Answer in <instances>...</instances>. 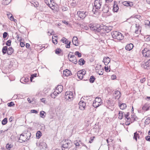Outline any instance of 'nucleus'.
<instances>
[{
  "mask_svg": "<svg viewBox=\"0 0 150 150\" xmlns=\"http://www.w3.org/2000/svg\"><path fill=\"white\" fill-rule=\"evenodd\" d=\"M111 34L113 38L118 40H121L124 38L122 34L120 32L117 31L112 32Z\"/></svg>",
  "mask_w": 150,
  "mask_h": 150,
  "instance_id": "f257e3e1",
  "label": "nucleus"
},
{
  "mask_svg": "<svg viewBox=\"0 0 150 150\" xmlns=\"http://www.w3.org/2000/svg\"><path fill=\"white\" fill-rule=\"evenodd\" d=\"M62 147L66 149H70L72 146V142L69 140H65L62 142Z\"/></svg>",
  "mask_w": 150,
  "mask_h": 150,
  "instance_id": "f03ea898",
  "label": "nucleus"
},
{
  "mask_svg": "<svg viewBox=\"0 0 150 150\" xmlns=\"http://www.w3.org/2000/svg\"><path fill=\"white\" fill-rule=\"evenodd\" d=\"M64 98L66 99V100H68V101L71 100L73 98V95L72 92L70 91L66 92Z\"/></svg>",
  "mask_w": 150,
  "mask_h": 150,
  "instance_id": "7ed1b4c3",
  "label": "nucleus"
},
{
  "mask_svg": "<svg viewBox=\"0 0 150 150\" xmlns=\"http://www.w3.org/2000/svg\"><path fill=\"white\" fill-rule=\"evenodd\" d=\"M142 53L143 56L146 58L150 57V50L147 48H145L142 51Z\"/></svg>",
  "mask_w": 150,
  "mask_h": 150,
  "instance_id": "20e7f679",
  "label": "nucleus"
},
{
  "mask_svg": "<svg viewBox=\"0 0 150 150\" xmlns=\"http://www.w3.org/2000/svg\"><path fill=\"white\" fill-rule=\"evenodd\" d=\"M88 14V13L86 11H78L77 12V14L80 19H83Z\"/></svg>",
  "mask_w": 150,
  "mask_h": 150,
  "instance_id": "39448f33",
  "label": "nucleus"
},
{
  "mask_svg": "<svg viewBox=\"0 0 150 150\" xmlns=\"http://www.w3.org/2000/svg\"><path fill=\"white\" fill-rule=\"evenodd\" d=\"M102 0H96L94 2V7L97 9H99L101 7L102 2Z\"/></svg>",
  "mask_w": 150,
  "mask_h": 150,
  "instance_id": "423d86ee",
  "label": "nucleus"
},
{
  "mask_svg": "<svg viewBox=\"0 0 150 150\" xmlns=\"http://www.w3.org/2000/svg\"><path fill=\"white\" fill-rule=\"evenodd\" d=\"M142 67L144 69H150V59L146 62L144 63Z\"/></svg>",
  "mask_w": 150,
  "mask_h": 150,
  "instance_id": "0eeeda50",
  "label": "nucleus"
},
{
  "mask_svg": "<svg viewBox=\"0 0 150 150\" xmlns=\"http://www.w3.org/2000/svg\"><path fill=\"white\" fill-rule=\"evenodd\" d=\"M79 108L81 110H83L85 109L86 106L85 103L82 100V98H81V100L79 103Z\"/></svg>",
  "mask_w": 150,
  "mask_h": 150,
  "instance_id": "6e6552de",
  "label": "nucleus"
},
{
  "mask_svg": "<svg viewBox=\"0 0 150 150\" xmlns=\"http://www.w3.org/2000/svg\"><path fill=\"white\" fill-rule=\"evenodd\" d=\"M69 59L70 61L71 62L75 64H76L77 63V61L76 58L74 55H71L69 58Z\"/></svg>",
  "mask_w": 150,
  "mask_h": 150,
  "instance_id": "1a4fd4ad",
  "label": "nucleus"
},
{
  "mask_svg": "<svg viewBox=\"0 0 150 150\" xmlns=\"http://www.w3.org/2000/svg\"><path fill=\"white\" fill-rule=\"evenodd\" d=\"M86 71H79L77 74V76L80 79H82L83 78V76L86 74Z\"/></svg>",
  "mask_w": 150,
  "mask_h": 150,
  "instance_id": "9d476101",
  "label": "nucleus"
},
{
  "mask_svg": "<svg viewBox=\"0 0 150 150\" xmlns=\"http://www.w3.org/2000/svg\"><path fill=\"white\" fill-rule=\"evenodd\" d=\"M119 9L118 6L117 4V2L116 1L114 2V4L113 6V10L114 12L117 13Z\"/></svg>",
  "mask_w": 150,
  "mask_h": 150,
  "instance_id": "9b49d317",
  "label": "nucleus"
},
{
  "mask_svg": "<svg viewBox=\"0 0 150 150\" xmlns=\"http://www.w3.org/2000/svg\"><path fill=\"white\" fill-rule=\"evenodd\" d=\"M121 96V93L119 91H115L114 93V96L115 99H118L120 98Z\"/></svg>",
  "mask_w": 150,
  "mask_h": 150,
  "instance_id": "f8f14e48",
  "label": "nucleus"
},
{
  "mask_svg": "<svg viewBox=\"0 0 150 150\" xmlns=\"http://www.w3.org/2000/svg\"><path fill=\"white\" fill-rule=\"evenodd\" d=\"M123 5L126 6L132 7L133 6V4L132 2L129 1H125L122 2Z\"/></svg>",
  "mask_w": 150,
  "mask_h": 150,
  "instance_id": "ddd939ff",
  "label": "nucleus"
},
{
  "mask_svg": "<svg viewBox=\"0 0 150 150\" xmlns=\"http://www.w3.org/2000/svg\"><path fill=\"white\" fill-rule=\"evenodd\" d=\"M101 66L100 65L98 67H96V70L97 72H98V74L99 75H102L103 73L104 70L103 68H101L100 69L98 70V71L97 70L99 68V67H101Z\"/></svg>",
  "mask_w": 150,
  "mask_h": 150,
  "instance_id": "4468645a",
  "label": "nucleus"
},
{
  "mask_svg": "<svg viewBox=\"0 0 150 150\" xmlns=\"http://www.w3.org/2000/svg\"><path fill=\"white\" fill-rule=\"evenodd\" d=\"M63 75L66 76H68L71 75V71L68 69H66L63 71Z\"/></svg>",
  "mask_w": 150,
  "mask_h": 150,
  "instance_id": "2eb2a0df",
  "label": "nucleus"
},
{
  "mask_svg": "<svg viewBox=\"0 0 150 150\" xmlns=\"http://www.w3.org/2000/svg\"><path fill=\"white\" fill-rule=\"evenodd\" d=\"M26 137L27 135L25 134H22L20 136V137L19 139V142L21 143H22L24 142H25V141L26 140V139H21V138H23V137Z\"/></svg>",
  "mask_w": 150,
  "mask_h": 150,
  "instance_id": "dca6fc26",
  "label": "nucleus"
},
{
  "mask_svg": "<svg viewBox=\"0 0 150 150\" xmlns=\"http://www.w3.org/2000/svg\"><path fill=\"white\" fill-rule=\"evenodd\" d=\"M134 45L132 43L127 44L125 47V49L127 50L130 51L133 47Z\"/></svg>",
  "mask_w": 150,
  "mask_h": 150,
  "instance_id": "f3484780",
  "label": "nucleus"
},
{
  "mask_svg": "<svg viewBox=\"0 0 150 150\" xmlns=\"http://www.w3.org/2000/svg\"><path fill=\"white\" fill-rule=\"evenodd\" d=\"M109 10V7L107 5L105 4V6L103 7L102 10L103 12L104 13H108Z\"/></svg>",
  "mask_w": 150,
  "mask_h": 150,
  "instance_id": "a211bd4d",
  "label": "nucleus"
},
{
  "mask_svg": "<svg viewBox=\"0 0 150 150\" xmlns=\"http://www.w3.org/2000/svg\"><path fill=\"white\" fill-rule=\"evenodd\" d=\"M63 86L61 85H58L56 88V90L58 91H57V94H58L59 93H61L63 90Z\"/></svg>",
  "mask_w": 150,
  "mask_h": 150,
  "instance_id": "6ab92c4d",
  "label": "nucleus"
},
{
  "mask_svg": "<svg viewBox=\"0 0 150 150\" xmlns=\"http://www.w3.org/2000/svg\"><path fill=\"white\" fill-rule=\"evenodd\" d=\"M72 42L74 45L75 46H77L78 45V38L74 36L73 37Z\"/></svg>",
  "mask_w": 150,
  "mask_h": 150,
  "instance_id": "aec40b11",
  "label": "nucleus"
},
{
  "mask_svg": "<svg viewBox=\"0 0 150 150\" xmlns=\"http://www.w3.org/2000/svg\"><path fill=\"white\" fill-rule=\"evenodd\" d=\"M103 61L105 64L106 65H108L110 61V59L108 57H104Z\"/></svg>",
  "mask_w": 150,
  "mask_h": 150,
  "instance_id": "412c9836",
  "label": "nucleus"
},
{
  "mask_svg": "<svg viewBox=\"0 0 150 150\" xmlns=\"http://www.w3.org/2000/svg\"><path fill=\"white\" fill-rule=\"evenodd\" d=\"M13 52V49L12 47L9 48L7 52V53L8 55H10Z\"/></svg>",
  "mask_w": 150,
  "mask_h": 150,
  "instance_id": "4be33fe9",
  "label": "nucleus"
},
{
  "mask_svg": "<svg viewBox=\"0 0 150 150\" xmlns=\"http://www.w3.org/2000/svg\"><path fill=\"white\" fill-rule=\"evenodd\" d=\"M11 1V0H3L2 1V4L4 5L8 4Z\"/></svg>",
  "mask_w": 150,
  "mask_h": 150,
  "instance_id": "5701e85b",
  "label": "nucleus"
},
{
  "mask_svg": "<svg viewBox=\"0 0 150 150\" xmlns=\"http://www.w3.org/2000/svg\"><path fill=\"white\" fill-rule=\"evenodd\" d=\"M149 107L148 104H145L142 107V110L144 111H147L149 110Z\"/></svg>",
  "mask_w": 150,
  "mask_h": 150,
  "instance_id": "b1692460",
  "label": "nucleus"
},
{
  "mask_svg": "<svg viewBox=\"0 0 150 150\" xmlns=\"http://www.w3.org/2000/svg\"><path fill=\"white\" fill-rule=\"evenodd\" d=\"M118 118L120 119H122L123 118V112L122 111H119L118 113Z\"/></svg>",
  "mask_w": 150,
  "mask_h": 150,
  "instance_id": "393cba45",
  "label": "nucleus"
},
{
  "mask_svg": "<svg viewBox=\"0 0 150 150\" xmlns=\"http://www.w3.org/2000/svg\"><path fill=\"white\" fill-rule=\"evenodd\" d=\"M85 61L83 59L81 58L79 61V64L81 65H83L84 64Z\"/></svg>",
  "mask_w": 150,
  "mask_h": 150,
  "instance_id": "a878e982",
  "label": "nucleus"
},
{
  "mask_svg": "<svg viewBox=\"0 0 150 150\" xmlns=\"http://www.w3.org/2000/svg\"><path fill=\"white\" fill-rule=\"evenodd\" d=\"M7 49L8 47L7 46L3 47L2 50V52L4 54H5L7 52Z\"/></svg>",
  "mask_w": 150,
  "mask_h": 150,
  "instance_id": "bb28decb",
  "label": "nucleus"
},
{
  "mask_svg": "<svg viewBox=\"0 0 150 150\" xmlns=\"http://www.w3.org/2000/svg\"><path fill=\"white\" fill-rule=\"evenodd\" d=\"M138 137L139 138V134L138 133H137V132L134 133V136L133 137V139H135L136 141H137V138Z\"/></svg>",
  "mask_w": 150,
  "mask_h": 150,
  "instance_id": "cd10ccee",
  "label": "nucleus"
},
{
  "mask_svg": "<svg viewBox=\"0 0 150 150\" xmlns=\"http://www.w3.org/2000/svg\"><path fill=\"white\" fill-rule=\"evenodd\" d=\"M120 108L122 110H123L125 108L127 107L125 103H122L120 105H119Z\"/></svg>",
  "mask_w": 150,
  "mask_h": 150,
  "instance_id": "c85d7f7f",
  "label": "nucleus"
},
{
  "mask_svg": "<svg viewBox=\"0 0 150 150\" xmlns=\"http://www.w3.org/2000/svg\"><path fill=\"white\" fill-rule=\"evenodd\" d=\"M45 114V112L43 111H41L40 112V116L43 118H44L45 117V115L44 114Z\"/></svg>",
  "mask_w": 150,
  "mask_h": 150,
  "instance_id": "c756f323",
  "label": "nucleus"
},
{
  "mask_svg": "<svg viewBox=\"0 0 150 150\" xmlns=\"http://www.w3.org/2000/svg\"><path fill=\"white\" fill-rule=\"evenodd\" d=\"M11 15V16L10 17V19L11 20V21H16V20L14 18V17H13V16L10 13H9V14H7V16H8V17H9V15Z\"/></svg>",
  "mask_w": 150,
  "mask_h": 150,
  "instance_id": "7c9ffc66",
  "label": "nucleus"
},
{
  "mask_svg": "<svg viewBox=\"0 0 150 150\" xmlns=\"http://www.w3.org/2000/svg\"><path fill=\"white\" fill-rule=\"evenodd\" d=\"M22 80H24V82L26 83L27 82H28V81L29 80V79L28 78L23 77L22 78V79H20V81L21 82L23 83L24 84H25V83H24L22 81Z\"/></svg>",
  "mask_w": 150,
  "mask_h": 150,
  "instance_id": "2f4dec72",
  "label": "nucleus"
},
{
  "mask_svg": "<svg viewBox=\"0 0 150 150\" xmlns=\"http://www.w3.org/2000/svg\"><path fill=\"white\" fill-rule=\"evenodd\" d=\"M57 38V36H53L52 38V42L54 44H57V40L56 38Z\"/></svg>",
  "mask_w": 150,
  "mask_h": 150,
  "instance_id": "473e14b6",
  "label": "nucleus"
},
{
  "mask_svg": "<svg viewBox=\"0 0 150 150\" xmlns=\"http://www.w3.org/2000/svg\"><path fill=\"white\" fill-rule=\"evenodd\" d=\"M101 104L99 103L98 102H93V106L95 108H97Z\"/></svg>",
  "mask_w": 150,
  "mask_h": 150,
  "instance_id": "72a5a7b5",
  "label": "nucleus"
},
{
  "mask_svg": "<svg viewBox=\"0 0 150 150\" xmlns=\"http://www.w3.org/2000/svg\"><path fill=\"white\" fill-rule=\"evenodd\" d=\"M63 23L65 24L66 25H67L68 27H70L71 26V25L69 23V22L65 20H63L62 21Z\"/></svg>",
  "mask_w": 150,
  "mask_h": 150,
  "instance_id": "f704fd0d",
  "label": "nucleus"
},
{
  "mask_svg": "<svg viewBox=\"0 0 150 150\" xmlns=\"http://www.w3.org/2000/svg\"><path fill=\"white\" fill-rule=\"evenodd\" d=\"M42 135V133L40 131H38L36 134V137L37 138L39 139Z\"/></svg>",
  "mask_w": 150,
  "mask_h": 150,
  "instance_id": "c9c22d12",
  "label": "nucleus"
},
{
  "mask_svg": "<svg viewBox=\"0 0 150 150\" xmlns=\"http://www.w3.org/2000/svg\"><path fill=\"white\" fill-rule=\"evenodd\" d=\"M37 146H38L40 149H41L43 148V145H45L44 143L40 142L39 143L38 145V144H37Z\"/></svg>",
  "mask_w": 150,
  "mask_h": 150,
  "instance_id": "e433bc0d",
  "label": "nucleus"
},
{
  "mask_svg": "<svg viewBox=\"0 0 150 150\" xmlns=\"http://www.w3.org/2000/svg\"><path fill=\"white\" fill-rule=\"evenodd\" d=\"M95 80V78L94 77L92 76L90 77V78L89 79V81L91 83H93L94 82Z\"/></svg>",
  "mask_w": 150,
  "mask_h": 150,
  "instance_id": "4c0bfd02",
  "label": "nucleus"
},
{
  "mask_svg": "<svg viewBox=\"0 0 150 150\" xmlns=\"http://www.w3.org/2000/svg\"><path fill=\"white\" fill-rule=\"evenodd\" d=\"M13 146L11 144H7L6 145V148L7 149L9 150L11 149L13 147Z\"/></svg>",
  "mask_w": 150,
  "mask_h": 150,
  "instance_id": "58836bf2",
  "label": "nucleus"
},
{
  "mask_svg": "<svg viewBox=\"0 0 150 150\" xmlns=\"http://www.w3.org/2000/svg\"><path fill=\"white\" fill-rule=\"evenodd\" d=\"M145 25L148 26L149 27H150V21L148 20H146L145 21Z\"/></svg>",
  "mask_w": 150,
  "mask_h": 150,
  "instance_id": "ea45409f",
  "label": "nucleus"
},
{
  "mask_svg": "<svg viewBox=\"0 0 150 150\" xmlns=\"http://www.w3.org/2000/svg\"><path fill=\"white\" fill-rule=\"evenodd\" d=\"M7 122V118H4L2 121V124L3 125H6Z\"/></svg>",
  "mask_w": 150,
  "mask_h": 150,
  "instance_id": "a19ab883",
  "label": "nucleus"
},
{
  "mask_svg": "<svg viewBox=\"0 0 150 150\" xmlns=\"http://www.w3.org/2000/svg\"><path fill=\"white\" fill-rule=\"evenodd\" d=\"M47 34L48 35H53L54 34V32L52 30H49L47 32Z\"/></svg>",
  "mask_w": 150,
  "mask_h": 150,
  "instance_id": "79ce46f5",
  "label": "nucleus"
},
{
  "mask_svg": "<svg viewBox=\"0 0 150 150\" xmlns=\"http://www.w3.org/2000/svg\"><path fill=\"white\" fill-rule=\"evenodd\" d=\"M101 99L100 98L96 97V98L95 101L96 102H98L99 103L101 104Z\"/></svg>",
  "mask_w": 150,
  "mask_h": 150,
  "instance_id": "37998d69",
  "label": "nucleus"
},
{
  "mask_svg": "<svg viewBox=\"0 0 150 150\" xmlns=\"http://www.w3.org/2000/svg\"><path fill=\"white\" fill-rule=\"evenodd\" d=\"M150 122V117H148L145 121V123L146 125H148Z\"/></svg>",
  "mask_w": 150,
  "mask_h": 150,
  "instance_id": "c03bdc74",
  "label": "nucleus"
},
{
  "mask_svg": "<svg viewBox=\"0 0 150 150\" xmlns=\"http://www.w3.org/2000/svg\"><path fill=\"white\" fill-rule=\"evenodd\" d=\"M57 92H54L51 94V96L52 98H55L57 96Z\"/></svg>",
  "mask_w": 150,
  "mask_h": 150,
  "instance_id": "a18cd8bd",
  "label": "nucleus"
},
{
  "mask_svg": "<svg viewBox=\"0 0 150 150\" xmlns=\"http://www.w3.org/2000/svg\"><path fill=\"white\" fill-rule=\"evenodd\" d=\"M129 115V112H127L126 114L125 115V117L127 119V120L128 121L129 119L130 120V118L129 117H128V116Z\"/></svg>",
  "mask_w": 150,
  "mask_h": 150,
  "instance_id": "49530a36",
  "label": "nucleus"
},
{
  "mask_svg": "<svg viewBox=\"0 0 150 150\" xmlns=\"http://www.w3.org/2000/svg\"><path fill=\"white\" fill-rule=\"evenodd\" d=\"M96 9H94V8H93L92 11L93 12L94 14H96V15L98 14L99 13V12H98V10L97 11Z\"/></svg>",
  "mask_w": 150,
  "mask_h": 150,
  "instance_id": "de8ad7c7",
  "label": "nucleus"
},
{
  "mask_svg": "<svg viewBox=\"0 0 150 150\" xmlns=\"http://www.w3.org/2000/svg\"><path fill=\"white\" fill-rule=\"evenodd\" d=\"M94 28H100V25L99 24H97L94 23Z\"/></svg>",
  "mask_w": 150,
  "mask_h": 150,
  "instance_id": "09e8293b",
  "label": "nucleus"
},
{
  "mask_svg": "<svg viewBox=\"0 0 150 150\" xmlns=\"http://www.w3.org/2000/svg\"><path fill=\"white\" fill-rule=\"evenodd\" d=\"M77 3L76 2V1H75L74 2H72L70 4L71 6L73 7H74L76 6L77 5Z\"/></svg>",
  "mask_w": 150,
  "mask_h": 150,
  "instance_id": "8fccbe9b",
  "label": "nucleus"
},
{
  "mask_svg": "<svg viewBox=\"0 0 150 150\" xmlns=\"http://www.w3.org/2000/svg\"><path fill=\"white\" fill-rule=\"evenodd\" d=\"M8 106L12 107V106H14L15 105V104L13 102H11L10 103H8Z\"/></svg>",
  "mask_w": 150,
  "mask_h": 150,
  "instance_id": "3c124183",
  "label": "nucleus"
},
{
  "mask_svg": "<svg viewBox=\"0 0 150 150\" xmlns=\"http://www.w3.org/2000/svg\"><path fill=\"white\" fill-rule=\"evenodd\" d=\"M75 54L76 55H78V57H81V53H79L78 51H76L75 52Z\"/></svg>",
  "mask_w": 150,
  "mask_h": 150,
  "instance_id": "603ef678",
  "label": "nucleus"
},
{
  "mask_svg": "<svg viewBox=\"0 0 150 150\" xmlns=\"http://www.w3.org/2000/svg\"><path fill=\"white\" fill-rule=\"evenodd\" d=\"M66 38H62V42L63 43H65V44H67V43H68V40H66Z\"/></svg>",
  "mask_w": 150,
  "mask_h": 150,
  "instance_id": "864d4df0",
  "label": "nucleus"
},
{
  "mask_svg": "<svg viewBox=\"0 0 150 150\" xmlns=\"http://www.w3.org/2000/svg\"><path fill=\"white\" fill-rule=\"evenodd\" d=\"M102 29H93V30L95 33L99 32Z\"/></svg>",
  "mask_w": 150,
  "mask_h": 150,
  "instance_id": "5fc2aeb1",
  "label": "nucleus"
},
{
  "mask_svg": "<svg viewBox=\"0 0 150 150\" xmlns=\"http://www.w3.org/2000/svg\"><path fill=\"white\" fill-rule=\"evenodd\" d=\"M11 40H8L6 43V45L8 46H10L11 45Z\"/></svg>",
  "mask_w": 150,
  "mask_h": 150,
  "instance_id": "6e6d98bb",
  "label": "nucleus"
},
{
  "mask_svg": "<svg viewBox=\"0 0 150 150\" xmlns=\"http://www.w3.org/2000/svg\"><path fill=\"white\" fill-rule=\"evenodd\" d=\"M61 50L59 49H57L55 50V53L57 54H59L60 53Z\"/></svg>",
  "mask_w": 150,
  "mask_h": 150,
  "instance_id": "4d7b16f0",
  "label": "nucleus"
},
{
  "mask_svg": "<svg viewBox=\"0 0 150 150\" xmlns=\"http://www.w3.org/2000/svg\"><path fill=\"white\" fill-rule=\"evenodd\" d=\"M94 23H91L89 25V27L90 28H94Z\"/></svg>",
  "mask_w": 150,
  "mask_h": 150,
  "instance_id": "13d9d810",
  "label": "nucleus"
},
{
  "mask_svg": "<svg viewBox=\"0 0 150 150\" xmlns=\"http://www.w3.org/2000/svg\"><path fill=\"white\" fill-rule=\"evenodd\" d=\"M62 10L63 11H65L67 10L68 8L66 6H63L62 7Z\"/></svg>",
  "mask_w": 150,
  "mask_h": 150,
  "instance_id": "bf43d9fd",
  "label": "nucleus"
},
{
  "mask_svg": "<svg viewBox=\"0 0 150 150\" xmlns=\"http://www.w3.org/2000/svg\"><path fill=\"white\" fill-rule=\"evenodd\" d=\"M103 31L106 33H108L111 30L110 29H103Z\"/></svg>",
  "mask_w": 150,
  "mask_h": 150,
  "instance_id": "052dcab7",
  "label": "nucleus"
},
{
  "mask_svg": "<svg viewBox=\"0 0 150 150\" xmlns=\"http://www.w3.org/2000/svg\"><path fill=\"white\" fill-rule=\"evenodd\" d=\"M45 2V3L46 4L51 8L52 9H53L52 8V7L50 6V4H49V3L47 2L48 1L47 0H44Z\"/></svg>",
  "mask_w": 150,
  "mask_h": 150,
  "instance_id": "680f3d73",
  "label": "nucleus"
},
{
  "mask_svg": "<svg viewBox=\"0 0 150 150\" xmlns=\"http://www.w3.org/2000/svg\"><path fill=\"white\" fill-rule=\"evenodd\" d=\"M141 31L140 29H138V30H135V33L136 34H138L140 33Z\"/></svg>",
  "mask_w": 150,
  "mask_h": 150,
  "instance_id": "e2e57ef3",
  "label": "nucleus"
},
{
  "mask_svg": "<svg viewBox=\"0 0 150 150\" xmlns=\"http://www.w3.org/2000/svg\"><path fill=\"white\" fill-rule=\"evenodd\" d=\"M71 42L70 41L69 42V43H67V45H66V47L67 48H69L70 47V44Z\"/></svg>",
  "mask_w": 150,
  "mask_h": 150,
  "instance_id": "0e129e2a",
  "label": "nucleus"
},
{
  "mask_svg": "<svg viewBox=\"0 0 150 150\" xmlns=\"http://www.w3.org/2000/svg\"><path fill=\"white\" fill-rule=\"evenodd\" d=\"M8 35V33L6 32H4L3 34V38H6Z\"/></svg>",
  "mask_w": 150,
  "mask_h": 150,
  "instance_id": "69168bd1",
  "label": "nucleus"
},
{
  "mask_svg": "<svg viewBox=\"0 0 150 150\" xmlns=\"http://www.w3.org/2000/svg\"><path fill=\"white\" fill-rule=\"evenodd\" d=\"M146 80V79L145 78H143L142 79H141L140 80V82L142 83H143Z\"/></svg>",
  "mask_w": 150,
  "mask_h": 150,
  "instance_id": "338daca9",
  "label": "nucleus"
},
{
  "mask_svg": "<svg viewBox=\"0 0 150 150\" xmlns=\"http://www.w3.org/2000/svg\"><path fill=\"white\" fill-rule=\"evenodd\" d=\"M146 140L150 142V136H147L146 137Z\"/></svg>",
  "mask_w": 150,
  "mask_h": 150,
  "instance_id": "774afa93",
  "label": "nucleus"
}]
</instances>
